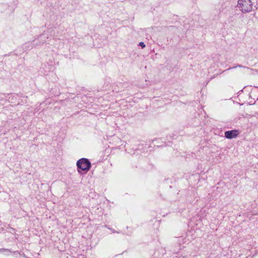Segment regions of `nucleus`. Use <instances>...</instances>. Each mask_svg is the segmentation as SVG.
<instances>
[{
    "instance_id": "20e7f679",
    "label": "nucleus",
    "mask_w": 258,
    "mask_h": 258,
    "mask_svg": "<svg viewBox=\"0 0 258 258\" xmlns=\"http://www.w3.org/2000/svg\"><path fill=\"white\" fill-rule=\"evenodd\" d=\"M249 97L254 100L258 99V87H253L251 89Z\"/></svg>"
},
{
    "instance_id": "f257e3e1",
    "label": "nucleus",
    "mask_w": 258,
    "mask_h": 258,
    "mask_svg": "<svg viewBox=\"0 0 258 258\" xmlns=\"http://www.w3.org/2000/svg\"><path fill=\"white\" fill-rule=\"evenodd\" d=\"M78 172L81 175L88 172L91 167L90 161L87 158H82L78 160L76 163Z\"/></svg>"
},
{
    "instance_id": "f03ea898",
    "label": "nucleus",
    "mask_w": 258,
    "mask_h": 258,
    "mask_svg": "<svg viewBox=\"0 0 258 258\" xmlns=\"http://www.w3.org/2000/svg\"><path fill=\"white\" fill-rule=\"evenodd\" d=\"M237 7L243 13H249L252 10V3L251 0H238Z\"/></svg>"
},
{
    "instance_id": "39448f33",
    "label": "nucleus",
    "mask_w": 258,
    "mask_h": 258,
    "mask_svg": "<svg viewBox=\"0 0 258 258\" xmlns=\"http://www.w3.org/2000/svg\"><path fill=\"white\" fill-rule=\"evenodd\" d=\"M140 45L142 47H144L145 46V45L144 44V43L143 42H141L140 43Z\"/></svg>"
},
{
    "instance_id": "423d86ee",
    "label": "nucleus",
    "mask_w": 258,
    "mask_h": 258,
    "mask_svg": "<svg viewBox=\"0 0 258 258\" xmlns=\"http://www.w3.org/2000/svg\"><path fill=\"white\" fill-rule=\"evenodd\" d=\"M238 67H239L240 68L242 67V66H238Z\"/></svg>"
},
{
    "instance_id": "7ed1b4c3",
    "label": "nucleus",
    "mask_w": 258,
    "mask_h": 258,
    "mask_svg": "<svg viewBox=\"0 0 258 258\" xmlns=\"http://www.w3.org/2000/svg\"><path fill=\"white\" fill-rule=\"evenodd\" d=\"M238 130H234L225 132V137L228 139H232L236 138L239 134Z\"/></svg>"
}]
</instances>
